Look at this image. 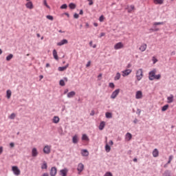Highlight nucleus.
<instances>
[{
	"mask_svg": "<svg viewBox=\"0 0 176 176\" xmlns=\"http://www.w3.org/2000/svg\"><path fill=\"white\" fill-rule=\"evenodd\" d=\"M142 78H144V72L142 71V69H138L136 71V79L140 81Z\"/></svg>",
	"mask_w": 176,
	"mask_h": 176,
	"instance_id": "1",
	"label": "nucleus"
},
{
	"mask_svg": "<svg viewBox=\"0 0 176 176\" xmlns=\"http://www.w3.org/2000/svg\"><path fill=\"white\" fill-rule=\"evenodd\" d=\"M12 171L13 172V174L14 175H20L21 171H20V169L17 166H12Z\"/></svg>",
	"mask_w": 176,
	"mask_h": 176,
	"instance_id": "2",
	"label": "nucleus"
},
{
	"mask_svg": "<svg viewBox=\"0 0 176 176\" xmlns=\"http://www.w3.org/2000/svg\"><path fill=\"white\" fill-rule=\"evenodd\" d=\"M156 75V69H153L148 73V79L149 80H155V76Z\"/></svg>",
	"mask_w": 176,
	"mask_h": 176,
	"instance_id": "3",
	"label": "nucleus"
},
{
	"mask_svg": "<svg viewBox=\"0 0 176 176\" xmlns=\"http://www.w3.org/2000/svg\"><path fill=\"white\" fill-rule=\"evenodd\" d=\"M43 151L45 155L50 154V152H52V146L45 145L43 149Z\"/></svg>",
	"mask_w": 176,
	"mask_h": 176,
	"instance_id": "4",
	"label": "nucleus"
},
{
	"mask_svg": "<svg viewBox=\"0 0 176 176\" xmlns=\"http://www.w3.org/2000/svg\"><path fill=\"white\" fill-rule=\"evenodd\" d=\"M119 93H120V89H116L115 91H113L110 96L111 100H115V98H116V97H118V96H119Z\"/></svg>",
	"mask_w": 176,
	"mask_h": 176,
	"instance_id": "5",
	"label": "nucleus"
},
{
	"mask_svg": "<svg viewBox=\"0 0 176 176\" xmlns=\"http://www.w3.org/2000/svg\"><path fill=\"white\" fill-rule=\"evenodd\" d=\"M123 47H124V45H123V43H122V42L117 43L114 45L115 50H119L120 49H123Z\"/></svg>",
	"mask_w": 176,
	"mask_h": 176,
	"instance_id": "6",
	"label": "nucleus"
},
{
	"mask_svg": "<svg viewBox=\"0 0 176 176\" xmlns=\"http://www.w3.org/2000/svg\"><path fill=\"white\" fill-rule=\"evenodd\" d=\"M83 170H85V165H83V164L82 163H79L77 166V170L78 172V174H80V173H82Z\"/></svg>",
	"mask_w": 176,
	"mask_h": 176,
	"instance_id": "7",
	"label": "nucleus"
},
{
	"mask_svg": "<svg viewBox=\"0 0 176 176\" xmlns=\"http://www.w3.org/2000/svg\"><path fill=\"white\" fill-rule=\"evenodd\" d=\"M133 70L130 69H126L124 71L122 72V76L124 77L126 76H129V75H130L131 72H132Z\"/></svg>",
	"mask_w": 176,
	"mask_h": 176,
	"instance_id": "8",
	"label": "nucleus"
},
{
	"mask_svg": "<svg viewBox=\"0 0 176 176\" xmlns=\"http://www.w3.org/2000/svg\"><path fill=\"white\" fill-rule=\"evenodd\" d=\"M65 82H68V78L64 77L63 79L60 80L59 85L60 86H65Z\"/></svg>",
	"mask_w": 176,
	"mask_h": 176,
	"instance_id": "9",
	"label": "nucleus"
},
{
	"mask_svg": "<svg viewBox=\"0 0 176 176\" xmlns=\"http://www.w3.org/2000/svg\"><path fill=\"white\" fill-rule=\"evenodd\" d=\"M135 98L136 100H141V98H142V91H136Z\"/></svg>",
	"mask_w": 176,
	"mask_h": 176,
	"instance_id": "10",
	"label": "nucleus"
},
{
	"mask_svg": "<svg viewBox=\"0 0 176 176\" xmlns=\"http://www.w3.org/2000/svg\"><path fill=\"white\" fill-rule=\"evenodd\" d=\"M56 174H57V168L52 167L50 170V175L51 176H56Z\"/></svg>",
	"mask_w": 176,
	"mask_h": 176,
	"instance_id": "11",
	"label": "nucleus"
},
{
	"mask_svg": "<svg viewBox=\"0 0 176 176\" xmlns=\"http://www.w3.org/2000/svg\"><path fill=\"white\" fill-rule=\"evenodd\" d=\"M68 43V40L63 39L60 42L57 43V46H63V45H67Z\"/></svg>",
	"mask_w": 176,
	"mask_h": 176,
	"instance_id": "12",
	"label": "nucleus"
},
{
	"mask_svg": "<svg viewBox=\"0 0 176 176\" xmlns=\"http://www.w3.org/2000/svg\"><path fill=\"white\" fill-rule=\"evenodd\" d=\"M174 102V95L170 94V96L167 98V102L168 104H171V102Z\"/></svg>",
	"mask_w": 176,
	"mask_h": 176,
	"instance_id": "13",
	"label": "nucleus"
},
{
	"mask_svg": "<svg viewBox=\"0 0 176 176\" xmlns=\"http://www.w3.org/2000/svg\"><path fill=\"white\" fill-rule=\"evenodd\" d=\"M32 156L33 157H36L38 156V150H36V148H33L32 150Z\"/></svg>",
	"mask_w": 176,
	"mask_h": 176,
	"instance_id": "14",
	"label": "nucleus"
},
{
	"mask_svg": "<svg viewBox=\"0 0 176 176\" xmlns=\"http://www.w3.org/2000/svg\"><path fill=\"white\" fill-rule=\"evenodd\" d=\"M131 138H133V135H131L130 133H126L125 135V140L126 141H131Z\"/></svg>",
	"mask_w": 176,
	"mask_h": 176,
	"instance_id": "15",
	"label": "nucleus"
},
{
	"mask_svg": "<svg viewBox=\"0 0 176 176\" xmlns=\"http://www.w3.org/2000/svg\"><path fill=\"white\" fill-rule=\"evenodd\" d=\"M68 67H69V64H67L65 66H63V67H59L58 68V70L60 72H63V71H65V69H67V68H68Z\"/></svg>",
	"mask_w": 176,
	"mask_h": 176,
	"instance_id": "16",
	"label": "nucleus"
},
{
	"mask_svg": "<svg viewBox=\"0 0 176 176\" xmlns=\"http://www.w3.org/2000/svg\"><path fill=\"white\" fill-rule=\"evenodd\" d=\"M25 6L27 9H33L34 8V4H32V1H28L26 4Z\"/></svg>",
	"mask_w": 176,
	"mask_h": 176,
	"instance_id": "17",
	"label": "nucleus"
},
{
	"mask_svg": "<svg viewBox=\"0 0 176 176\" xmlns=\"http://www.w3.org/2000/svg\"><path fill=\"white\" fill-rule=\"evenodd\" d=\"M146 47H147V45L146 43H144L142 44L140 48H139V50L141 51V52H145V50H146Z\"/></svg>",
	"mask_w": 176,
	"mask_h": 176,
	"instance_id": "18",
	"label": "nucleus"
},
{
	"mask_svg": "<svg viewBox=\"0 0 176 176\" xmlns=\"http://www.w3.org/2000/svg\"><path fill=\"white\" fill-rule=\"evenodd\" d=\"M68 173V169L66 168L60 170V174L62 176H67V173Z\"/></svg>",
	"mask_w": 176,
	"mask_h": 176,
	"instance_id": "19",
	"label": "nucleus"
},
{
	"mask_svg": "<svg viewBox=\"0 0 176 176\" xmlns=\"http://www.w3.org/2000/svg\"><path fill=\"white\" fill-rule=\"evenodd\" d=\"M76 93L75 91H72L67 94V98H72Z\"/></svg>",
	"mask_w": 176,
	"mask_h": 176,
	"instance_id": "20",
	"label": "nucleus"
},
{
	"mask_svg": "<svg viewBox=\"0 0 176 176\" xmlns=\"http://www.w3.org/2000/svg\"><path fill=\"white\" fill-rule=\"evenodd\" d=\"M153 157H157V156H159V151L157 150V148H155L153 151Z\"/></svg>",
	"mask_w": 176,
	"mask_h": 176,
	"instance_id": "21",
	"label": "nucleus"
},
{
	"mask_svg": "<svg viewBox=\"0 0 176 176\" xmlns=\"http://www.w3.org/2000/svg\"><path fill=\"white\" fill-rule=\"evenodd\" d=\"M81 155H82V156L86 157L89 155V151L86 149H82L81 151Z\"/></svg>",
	"mask_w": 176,
	"mask_h": 176,
	"instance_id": "22",
	"label": "nucleus"
},
{
	"mask_svg": "<svg viewBox=\"0 0 176 176\" xmlns=\"http://www.w3.org/2000/svg\"><path fill=\"white\" fill-rule=\"evenodd\" d=\"M105 127V122L102 121L99 124V130H104Z\"/></svg>",
	"mask_w": 176,
	"mask_h": 176,
	"instance_id": "23",
	"label": "nucleus"
},
{
	"mask_svg": "<svg viewBox=\"0 0 176 176\" xmlns=\"http://www.w3.org/2000/svg\"><path fill=\"white\" fill-rule=\"evenodd\" d=\"M52 54L54 56V58L55 60H58V55L57 54V51L56 50H54L52 52Z\"/></svg>",
	"mask_w": 176,
	"mask_h": 176,
	"instance_id": "24",
	"label": "nucleus"
},
{
	"mask_svg": "<svg viewBox=\"0 0 176 176\" xmlns=\"http://www.w3.org/2000/svg\"><path fill=\"white\" fill-rule=\"evenodd\" d=\"M53 123L57 124L60 122V118L58 116H54L52 120Z\"/></svg>",
	"mask_w": 176,
	"mask_h": 176,
	"instance_id": "25",
	"label": "nucleus"
},
{
	"mask_svg": "<svg viewBox=\"0 0 176 176\" xmlns=\"http://www.w3.org/2000/svg\"><path fill=\"white\" fill-rule=\"evenodd\" d=\"M6 97L8 100L12 97V91L10 89H8L6 91Z\"/></svg>",
	"mask_w": 176,
	"mask_h": 176,
	"instance_id": "26",
	"label": "nucleus"
},
{
	"mask_svg": "<svg viewBox=\"0 0 176 176\" xmlns=\"http://www.w3.org/2000/svg\"><path fill=\"white\" fill-rule=\"evenodd\" d=\"M42 170H47V163L44 161L43 164L41 165Z\"/></svg>",
	"mask_w": 176,
	"mask_h": 176,
	"instance_id": "27",
	"label": "nucleus"
},
{
	"mask_svg": "<svg viewBox=\"0 0 176 176\" xmlns=\"http://www.w3.org/2000/svg\"><path fill=\"white\" fill-rule=\"evenodd\" d=\"M82 141H90V139H89V136L86 134H83L82 136Z\"/></svg>",
	"mask_w": 176,
	"mask_h": 176,
	"instance_id": "28",
	"label": "nucleus"
},
{
	"mask_svg": "<svg viewBox=\"0 0 176 176\" xmlns=\"http://www.w3.org/2000/svg\"><path fill=\"white\" fill-rule=\"evenodd\" d=\"M163 2H164V0H154L155 5H163Z\"/></svg>",
	"mask_w": 176,
	"mask_h": 176,
	"instance_id": "29",
	"label": "nucleus"
},
{
	"mask_svg": "<svg viewBox=\"0 0 176 176\" xmlns=\"http://www.w3.org/2000/svg\"><path fill=\"white\" fill-rule=\"evenodd\" d=\"M72 142H73V144H78V135H75L72 138Z\"/></svg>",
	"mask_w": 176,
	"mask_h": 176,
	"instance_id": "30",
	"label": "nucleus"
},
{
	"mask_svg": "<svg viewBox=\"0 0 176 176\" xmlns=\"http://www.w3.org/2000/svg\"><path fill=\"white\" fill-rule=\"evenodd\" d=\"M105 116H106L107 119H112V113L106 112L105 113Z\"/></svg>",
	"mask_w": 176,
	"mask_h": 176,
	"instance_id": "31",
	"label": "nucleus"
},
{
	"mask_svg": "<svg viewBox=\"0 0 176 176\" xmlns=\"http://www.w3.org/2000/svg\"><path fill=\"white\" fill-rule=\"evenodd\" d=\"M104 149H105L106 152H107V153L111 152V146H109V144H106Z\"/></svg>",
	"mask_w": 176,
	"mask_h": 176,
	"instance_id": "32",
	"label": "nucleus"
},
{
	"mask_svg": "<svg viewBox=\"0 0 176 176\" xmlns=\"http://www.w3.org/2000/svg\"><path fill=\"white\" fill-rule=\"evenodd\" d=\"M69 9L74 10V9H75L76 8V4L74 3H70L69 4Z\"/></svg>",
	"mask_w": 176,
	"mask_h": 176,
	"instance_id": "33",
	"label": "nucleus"
},
{
	"mask_svg": "<svg viewBox=\"0 0 176 176\" xmlns=\"http://www.w3.org/2000/svg\"><path fill=\"white\" fill-rule=\"evenodd\" d=\"M12 58H13V54H10L8 56H6V61H10V60H12Z\"/></svg>",
	"mask_w": 176,
	"mask_h": 176,
	"instance_id": "34",
	"label": "nucleus"
},
{
	"mask_svg": "<svg viewBox=\"0 0 176 176\" xmlns=\"http://www.w3.org/2000/svg\"><path fill=\"white\" fill-rule=\"evenodd\" d=\"M120 76H121L120 73L119 72L116 73V76L114 77V80H119V79H120Z\"/></svg>",
	"mask_w": 176,
	"mask_h": 176,
	"instance_id": "35",
	"label": "nucleus"
},
{
	"mask_svg": "<svg viewBox=\"0 0 176 176\" xmlns=\"http://www.w3.org/2000/svg\"><path fill=\"white\" fill-rule=\"evenodd\" d=\"M168 109V104H166L162 108V112H164L165 111H167Z\"/></svg>",
	"mask_w": 176,
	"mask_h": 176,
	"instance_id": "36",
	"label": "nucleus"
},
{
	"mask_svg": "<svg viewBox=\"0 0 176 176\" xmlns=\"http://www.w3.org/2000/svg\"><path fill=\"white\" fill-rule=\"evenodd\" d=\"M134 10V6H130V7L128 8V12L131 13Z\"/></svg>",
	"mask_w": 176,
	"mask_h": 176,
	"instance_id": "37",
	"label": "nucleus"
},
{
	"mask_svg": "<svg viewBox=\"0 0 176 176\" xmlns=\"http://www.w3.org/2000/svg\"><path fill=\"white\" fill-rule=\"evenodd\" d=\"M164 25V22H155L153 25Z\"/></svg>",
	"mask_w": 176,
	"mask_h": 176,
	"instance_id": "38",
	"label": "nucleus"
},
{
	"mask_svg": "<svg viewBox=\"0 0 176 176\" xmlns=\"http://www.w3.org/2000/svg\"><path fill=\"white\" fill-rule=\"evenodd\" d=\"M15 118H16V114H15L14 113H12L10 116V117H9V118H10V119H12V120L14 119Z\"/></svg>",
	"mask_w": 176,
	"mask_h": 176,
	"instance_id": "39",
	"label": "nucleus"
},
{
	"mask_svg": "<svg viewBox=\"0 0 176 176\" xmlns=\"http://www.w3.org/2000/svg\"><path fill=\"white\" fill-rule=\"evenodd\" d=\"M46 17L48 20H51V21H53V20H54L53 16H52V15H47Z\"/></svg>",
	"mask_w": 176,
	"mask_h": 176,
	"instance_id": "40",
	"label": "nucleus"
},
{
	"mask_svg": "<svg viewBox=\"0 0 176 176\" xmlns=\"http://www.w3.org/2000/svg\"><path fill=\"white\" fill-rule=\"evenodd\" d=\"M58 133L60 135H64V132L63 131V128H59Z\"/></svg>",
	"mask_w": 176,
	"mask_h": 176,
	"instance_id": "41",
	"label": "nucleus"
},
{
	"mask_svg": "<svg viewBox=\"0 0 176 176\" xmlns=\"http://www.w3.org/2000/svg\"><path fill=\"white\" fill-rule=\"evenodd\" d=\"M43 3H44L45 6H46V8H47L48 9H50V6H49V5H47V1L46 0L43 1Z\"/></svg>",
	"mask_w": 176,
	"mask_h": 176,
	"instance_id": "42",
	"label": "nucleus"
},
{
	"mask_svg": "<svg viewBox=\"0 0 176 176\" xmlns=\"http://www.w3.org/2000/svg\"><path fill=\"white\" fill-rule=\"evenodd\" d=\"M67 8H68V6L66 3L60 6V9H67Z\"/></svg>",
	"mask_w": 176,
	"mask_h": 176,
	"instance_id": "43",
	"label": "nucleus"
},
{
	"mask_svg": "<svg viewBox=\"0 0 176 176\" xmlns=\"http://www.w3.org/2000/svg\"><path fill=\"white\" fill-rule=\"evenodd\" d=\"M161 76H162L160 74L155 75L154 77V79H157V80H159V79H160Z\"/></svg>",
	"mask_w": 176,
	"mask_h": 176,
	"instance_id": "44",
	"label": "nucleus"
},
{
	"mask_svg": "<svg viewBox=\"0 0 176 176\" xmlns=\"http://www.w3.org/2000/svg\"><path fill=\"white\" fill-rule=\"evenodd\" d=\"M109 87H111V89H114L115 88V84H113V82H110L109 84Z\"/></svg>",
	"mask_w": 176,
	"mask_h": 176,
	"instance_id": "45",
	"label": "nucleus"
},
{
	"mask_svg": "<svg viewBox=\"0 0 176 176\" xmlns=\"http://www.w3.org/2000/svg\"><path fill=\"white\" fill-rule=\"evenodd\" d=\"M104 176H113L112 173L111 172H107Z\"/></svg>",
	"mask_w": 176,
	"mask_h": 176,
	"instance_id": "46",
	"label": "nucleus"
},
{
	"mask_svg": "<svg viewBox=\"0 0 176 176\" xmlns=\"http://www.w3.org/2000/svg\"><path fill=\"white\" fill-rule=\"evenodd\" d=\"M99 21L102 22L104 21V16L101 15L99 18Z\"/></svg>",
	"mask_w": 176,
	"mask_h": 176,
	"instance_id": "47",
	"label": "nucleus"
},
{
	"mask_svg": "<svg viewBox=\"0 0 176 176\" xmlns=\"http://www.w3.org/2000/svg\"><path fill=\"white\" fill-rule=\"evenodd\" d=\"M74 19H79V14L75 13L74 14Z\"/></svg>",
	"mask_w": 176,
	"mask_h": 176,
	"instance_id": "48",
	"label": "nucleus"
},
{
	"mask_svg": "<svg viewBox=\"0 0 176 176\" xmlns=\"http://www.w3.org/2000/svg\"><path fill=\"white\" fill-rule=\"evenodd\" d=\"M89 2V6H91V5H93V3H94V2H93V0H87Z\"/></svg>",
	"mask_w": 176,
	"mask_h": 176,
	"instance_id": "49",
	"label": "nucleus"
},
{
	"mask_svg": "<svg viewBox=\"0 0 176 176\" xmlns=\"http://www.w3.org/2000/svg\"><path fill=\"white\" fill-rule=\"evenodd\" d=\"M95 114H96V112L94 111V110H92L90 113V116H94Z\"/></svg>",
	"mask_w": 176,
	"mask_h": 176,
	"instance_id": "50",
	"label": "nucleus"
},
{
	"mask_svg": "<svg viewBox=\"0 0 176 176\" xmlns=\"http://www.w3.org/2000/svg\"><path fill=\"white\" fill-rule=\"evenodd\" d=\"M153 64H156V63H157V59L155 58V57H153Z\"/></svg>",
	"mask_w": 176,
	"mask_h": 176,
	"instance_id": "51",
	"label": "nucleus"
},
{
	"mask_svg": "<svg viewBox=\"0 0 176 176\" xmlns=\"http://www.w3.org/2000/svg\"><path fill=\"white\" fill-rule=\"evenodd\" d=\"M91 64V61H90V60L88 61L87 63V65H86V67H90Z\"/></svg>",
	"mask_w": 176,
	"mask_h": 176,
	"instance_id": "52",
	"label": "nucleus"
},
{
	"mask_svg": "<svg viewBox=\"0 0 176 176\" xmlns=\"http://www.w3.org/2000/svg\"><path fill=\"white\" fill-rule=\"evenodd\" d=\"M173 159H174V156L170 155V156H169V158H168V160H169L170 162H171V160H173Z\"/></svg>",
	"mask_w": 176,
	"mask_h": 176,
	"instance_id": "53",
	"label": "nucleus"
},
{
	"mask_svg": "<svg viewBox=\"0 0 176 176\" xmlns=\"http://www.w3.org/2000/svg\"><path fill=\"white\" fill-rule=\"evenodd\" d=\"M10 148H14V143L13 142L10 143Z\"/></svg>",
	"mask_w": 176,
	"mask_h": 176,
	"instance_id": "54",
	"label": "nucleus"
},
{
	"mask_svg": "<svg viewBox=\"0 0 176 176\" xmlns=\"http://www.w3.org/2000/svg\"><path fill=\"white\" fill-rule=\"evenodd\" d=\"M2 152H3V147L0 146V155H1Z\"/></svg>",
	"mask_w": 176,
	"mask_h": 176,
	"instance_id": "55",
	"label": "nucleus"
},
{
	"mask_svg": "<svg viewBox=\"0 0 176 176\" xmlns=\"http://www.w3.org/2000/svg\"><path fill=\"white\" fill-rule=\"evenodd\" d=\"M69 90L68 89H65L63 94H67V93H68Z\"/></svg>",
	"mask_w": 176,
	"mask_h": 176,
	"instance_id": "56",
	"label": "nucleus"
},
{
	"mask_svg": "<svg viewBox=\"0 0 176 176\" xmlns=\"http://www.w3.org/2000/svg\"><path fill=\"white\" fill-rule=\"evenodd\" d=\"M102 36H105V33L104 32L100 33V38H102Z\"/></svg>",
	"mask_w": 176,
	"mask_h": 176,
	"instance_id": "57",
	"label": "nucleus"
},
{
	"mask_svg": "<svg viewBox=\"0 0 176 176\" xmlns=\"http://www.w3.org/2000/svg\"><path fill=\"white\" fill-rule=\"evenodd\" d=\"M109 145H113V141L110 140V141L109 142Z\"/></svg>",
	"mask_w": 176,
	"mask_h": 176,
	"instance_id": "58",
	"label": "nucleus"
},
{
	"mask_svg": "<svg viewBox=\"0 0 176 176\" xmlns=\"http://www.w3.org/2000/svg\"><path fill=\"white\" fill-rule=\"evenodd\" d=\"M43 176H49V173H45L43 174Z\"/></svg>",
	"mask_w": 176,
	"mask_h": 176,
	"instance_id": "59",
	"label": "nucleus"
},
{
	"mask_svg": "<svg viewBox=\"0 0 176 176\" xmlns=\"http://www.w3.org/2000/svg\"><path fill=\"white\" fill-rule=\"evenodd\" d=\"M79 14H83V10H80Z\"/></svg>",
	"mask_w": 176,
	"mask_h": 176,
	"instance_id": "60",
	"label": "nucleus"
},
{
	"mask_svg": "<svg viewBox=\"0 0 176 176\" xmlns=\"http://www.w3.org/2000/svg\"><path fill=\"white\" fill-rule=\"evenodd\" d=\"M94 27H98V23H94Z\"/></svg>",
	"mask_w": 176,
	"mask_h": 176,
	"instance_id": "61",
	"label": "nucleus"
},
{
	"mask_svg": "<svg viewBox=\"0 0 176 176\" xmlns=\"http://www.w3.org/2000/svg\"><path fill=\"white\" fill-rule=\"evenodd\" d=\"M65 16H67V17H69V14H68V12H65Z\"/></svg>",
	"mask_w": 176,
	"mask_h": 176,
	"instance_id": "62",
	"label": "nucleus"
},
{
	"mask_svg": "<svg viewBox=\"0 0 176 176\" xmlns=\"http://www.w3.org/2000/svg\"><path fill=\"white\" fill-rule=\"evenodd\" d=\"M130 67H131V64L129 63L127 65V68H130Z\"/></svg>",
	"mask_w": 176,
	"mask_h": 176,
	"instance_id": "63",
	"label": "nucleus"
},
{
	"mask_svg": "<svg viewBox=\"0 0 176 176\" xmlns=\"http://www.w3.org/2000/svg\"><path fill=\"white\" fill-rule=\"evenodd\" d=\"M39 78H40V80L43 79V76L42 75L39 76Z\"/></svg>",
	"mask_w": 176,
	"mask_h": 176,
	"instance_id": "64",
	"label": "nucleus"
}]
</instances>
